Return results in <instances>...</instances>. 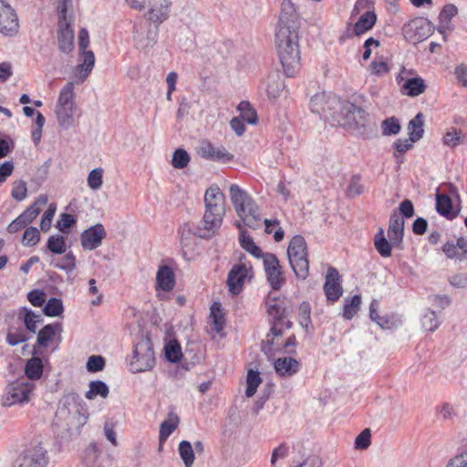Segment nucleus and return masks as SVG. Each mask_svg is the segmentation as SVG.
Instances as JSON below:
<instances>
[{"label":"nucleus","instance_id":"nucleus-1","mask_svg":"<svg viewBox=\"0 0 467 467\" xmlns=\"http://www.w3.org/2000/svg\"><path fill=\"white\" fill-rule=\"evenodd\" d=\"M266 312L270 317V330L266 335V339L261 344V350L268 357L274 356L275 351L280 350L279 345L275 342V337H281L284 329H290L293 322L286 319L287 302L285 298L271 297L266 298Z\"/></svg>","mask_w":467,"mask_h":467},{"label":"nucleus","instance_id":"nucleus-2","mask_svg":"<svg viewBox=\"0 0 467 467\" xmlns=\"http://www.w3.org/2000/svg\"><path fill=\"white\" fill-rule=\"evenodd\" d=\"M297 39L298 36L295 29L280 26L275 31L277 54L287 77H293L299 68L300 52Z\"/></svg>","mask_w":467,"mask_h":467},{"label":"nucleus","instance_id":"nucleus-3","mask_svg":"<svg viewBox=\"0 0 467 467\" xmlns=\"http://www.w3.org/2000/svg\"><path fill=\"white\" fill-rule=\"evenodd\" d=\"M229 192L234 211L241 219V222H236L234 225L240 230L243 223L252 229L259 228L261 216L259 208L254 199L236 184H232Z\"/></svg>","mask_w":467,"mask_h":467},{"label":"nucleus","instance_id":"nucleus-4","mask_svg":"<svg viewBox=\"0 0 467 467\" xmlns=\"http://www.w3.org/2000/svg\"><path fill=\"white\" fill-rule=\"evenodd\" d=\"M204 230L213 234L222 225L225 214V197L217 185L209 187L204 194Z\"/></svg>","mask_w":467,"mask_h":467},{"label":"nucleus","instance_id":"nucleus-5","mask_svg":"<svg viewBox=\"0 0 467 467\" xmlns=\"http://www.w3.org/2000/svg\"><path fill=\"white\" fill-rule=\"evenodd\" d=\"M287 256L290 266L296 276L305 280L309 273L306 243L303 236L295 235L287 247Z\"/></svg>","mask_w":467,"mask_h":467},{"label":"nucleus","instance_id":"nucleus-6","mask_svg":"<svg viewBox=\"0 0 467 467\" xmlns=\"http://www.w3.org/2000/svg\"><path fill=\"white\" fill-rule=\"evenodd\" d=\"M367 117L368 113L363 108L349 101H341L332 121L342 127L359 129L365 127Z\"/></svg>","mask_w":467,"mask_h":467},{"label":"nucleus","instance_id":"nucleus-7","mask_svg":"<svg viewBox=\"0 0 467 467\" xmlns=\"http://www.w3.org/2000/svg\"><path fill=\"white\" fill-rule=\"evenodd\" d=\"M155 365L152 343L149 337H141L133 348L130 370L139 373L150 370Z\"/></svg>","mask_w":467,"mask_h":467},{"label":"nucleus","instance_id":"nucleus-8","mask_svg":"<svg viewBox=\"0 0 467 467\" xmlns=\"http://www.w3.org/2000/svg\"><path fill=\"white\" fill-rule=\"evenodd\" d=\"M341 100L333 93L321 92L314 95L310 99V109L327 120H333L334 113L340 107Z\"/></svg>","mask_w":467,"mask_h":467},{"label":"nucleus","instance_id":"nucleus-9","mask_svg":"<svg viewBox=\"0 0 467 467\" xmlns=\"http://www.w3.org/2000/svg\"><path fill=\"white\" fill-rule=\"evenodd\" d=\"M89 45V35L86 28H81L78 33V47L83 57V62L74 69V76L79 82H84L91 73L95 65V56L91 50H87Z\"/></svg>","mask_w":467,"mask_h":467},{"label":"nucleus","instance_id":"nucleus-10","mask_svg":"<svg viewBox=\"0 0 467 467\" xmlns=\"http://www.w3.org/2000/svg\"><path fill=\"white\" fill-rule=\"evenodd\" d=\"M47 464V451L42 446H35L24 451L13 467H46Z\"/></svg>","mask_w":467,"mask_h":467},{"label":"nucleus","instance_id":"nucleus-11","mask_svg":"<svg viewBox=\"0 0 467 467\" xmlns=\"http://www.w3.org/2000/svg\"><path fill=\"white\" fill-rule=\"evenodd\" d=\"M18 31L19 22L15 9L0 0V33L6 36H13Z\"/></svg>","mask_w":467,"mask_h":467},{"label":"nucleus","instance_id":"nucleus-12","mask_svg":"<svg viewBox=\"0 0 467 467\" xmlns=\"http://www.w3.org/2000/svg\"><path fill=\"white\" fill-rule=\"evenodd\" d=\"M262 259L267 281L274 290H278L285 279L282 276L283 272L277 257L274 254L265 253Z\"/></svg>","mask_w":467,"mask_h":467},{"label":"nucleus","instance_id":"nucleus-13","mask_svg":"<svg viewBox=\"0 0 467 467\" xmlns=\"http://www.w3.org/2000/svg\"><path fill=\"white\" fill-rule=\"evenodd\" d=\"M33 389L34 384L26 379H18L6 387L7 400L11 404L26 402Z\"/></svg>","mask_w":467,"mask_h":467},{"label":"nucleus","instance_id":"nucleus-14","mask_svg":"<svg viewBox=\"0 0 467 467\" xmlns=\"http://www.w3.org/2000/svg\"><path fill=\"white\" fill-rule=\"evenodd\" d=\"M402 31L406 38L419 42L428 37L431 26L427 19L418 17L406 23Z\"/></svg>","mask_w":467,"mask_h":467},{"label":"nucleus","instance_id":"nucleus-15","mask_svg":"<svg viewBox=\"0 0 467 467\" xmlns=\"http://www.w3.org/2000/svg\"><path fill=\"white\" fill-rule=\"evenodd\" d=\"M249 270L250 268L242 262V258L239 264L233 265L227 277V285L232 295H238L243 290Z\"/></svg>","mask_w":467,"mask_h":467},{"label":"nucleus","instance_id":"nucleus-16","mask_svg":"<svg viewBox=\"0 0 467 467\" xmlns=\"http://www.w3.org/2000/svg\"><path fill=\"white\" fill-rule=\"evenodd\" d=\"M107 233L103 224L97 223L81 233V245L84 250H94L101 245Z\"/></svg>","mask_w":467,"mask_h":467},{"label":"nucleus","instance_id":"nucleus-17","mask_svg":"<svg viewBox=\"0 0 467 467\" xmlns=\"http://www.w3.org/2000/svg\"><path fill=\"white\" fill-rule=\"evenodd\" d=\"M324 292L327 299L336 302L343 294V288L339 284V275L336 268L329 267L324 284Z\"/></svg>","mask_w":467,"mask_h":467},{"label":"nucleus","instance_id":"nucleus-18","mask_svg":"<svg viewBox=\"0 0 467 467\" xmlns=\"http://www.w3.org/2000/svg\"><path fill=\"white\" fill-rule=\"evenodd\" d=\"M149 7L148 19L155 24H161L169 16L170 0H147Z\"/></svg>","mask_w":467,"mask_h":467},{"label":"nucleus","instance_id":"nucleus-19","mask_svg":"<svg viewBox=\"0 0 467 467\" xmlns=\"http://www.w3.org/2000/svg\"><path fill=\"white\" fill-rule=\"evenodd\" d=\"M199 154L207 160L213 161H229L233 159L224 147H215L209 141H202L199 147Z\"/></svg>","mask_w":467,"mask_h":467},{"label":"nucleus","instance_id":"nucleus-20","mask_svg":"<svg viewBox=\"0 0 467 467\" xmlns=\"http://www.w3.org/2000/svg\"><path fill=\"white\" fill-rule=\"evenodd\" d=\"M57 42L61 52L68 54L74 47V30L70 22H58Z\"/></svg>","mask_w":467,"mask_h":467},{"label":"nucleus","instance_id":"nucleus-21","mask_svg":"<svg viewBox=\"0 0 467 467\" xmlns=\"http://www.w3.org/2000/svg\"><path fill=\"white\" fill-rule=\"evenodd\" d=\"M141 28L134 26L133 27V38L135 41V47L140 50H147L152 47L157 42L158 27L149 28L146 32V36H143Z\"/></svg>","mask_w":467,"mask_h":467},{"label":"nucleus","instance_id":"nucleus-22","mask_svg":"<svg viewBox=\"0 0 467 467\" xmlns=\"http://www.w3.org/2000/svg\"><path fill=\"white\" fill-rule=\"evenodd\" d=\"M404 236V219L398 213H393L389 218L388 237L393 245L400 246Z\"/></svg>","mask_w":467,"mask_h":467},{"label":"nucleus","instance_id":"nucleus-23","mask_svg":"<svg viewBox=\"0 0 467 467\" xmlns=\"http://www.w3.org/2000/svg\"><path fill=\"white\" fill-rule=\"evenodd\" d=\"M299 366V362L291 357L279 358L274 362L276 374L283 378H290L296 374Z\"/></svg>","mask_w":467,"mask_h":467},{"label":"nucleus","instance_id":"nucleus-24","mask_svg":"<svg viewBox=\"0 0 467 467\" xmlns=\"http://www.w3.org/2000/svg\"><path fill=\"white\" fill-rule=\"evenodd\" d=\"M296 18L297 14L294 4L291 0H284L281 4L278 27L287 26L289 29H294V24Z\"/></svg>","mask_w":467,"mask_h":467},{"label":"nucleus","instance_id":"nucleus-25","mask_svg":"<svg viewBox=\"0 0 467 467\" xmlns=\"http://www.w3.org/2000/svg\"><path fill=\"white\" fill-rule=\"evenodd\" d=\"M156 281L158 289L165 292L172 290L175 285L172 269L167 265L161 266L157 272Z\"/></svg>","mask_w":467,"mask_h":467},{"label":"nucleus","instance_id":"nucleus-26","mask_svg":"<svg viewBox=\"0 0 467 467\" xmlns=\"http://www.w3.org/2000/svg\"><path fill=\"white\" fill-rule=\"evenodd\" d=\"M377 21V16L372 11H367L360 16L353 26L352 34L355 36H361L367 31L370 30Z\"/></svg>","mask_w":467,"mask_h":467},{"label":"nucleus","instance_id":"nucleus-27","mask_svg":"<svg viewBox=\"0 0 467 467\" xmlns=\"http://www.w3.org/2000/svg\"><path fill=\"white\" fill-rule=\"evenodd\" d=\"M47 200L48 199L46 194L39 195L36 200L19 215V217H21L28 225L37 217L40 213L41 207L47 203Z\"/></svg>","mask_w":467,"mask_h":467},{"label":"nucleus","instance_id":"nucleus-28","mask_svg":"<svg viewBox=\"0 0 467 467\" xmlns=\"http://www.w3.org/2000/svg\"><path fill=\"white\" fill-rule=\"evenodd\" d=\"M181 239V244L183 246H187L189 244V240L192 235H198L201 238H208L212 235V233H208L204 230V227L202 228H192L190 223H183L178 232Z\"/></svg>","mask_w":467,"mask_h":467},{"label":"nucleus","instance_id":"nucleus-29","mask_svg":"<svg viewBox=\"0 0 467 467\" xmlns=\"http://www.w3.org/2000/svg\"><path fill=\"white\" fill-rule=\"evenodd\" d=\"M426 89L424 80L420 78H410L407 79L402 86V92L409 97H417L422 94Z\"/></svg>","mask_w":467,"mask_h":467},{"label":"nucleus","instance_id":"nucleus-30","mask_svg":"<svg viewBox=\"0 0 467 467\" xmlns=\"http://www.w3.org/2000/svg\"><path fill=\"white\" fill-rule=\"evenodd\" d=\"M43 362L38 357H33L27 360L25 367V374L26 379L36 380L39 379L43 375Z\"/></svg>","mask_w":467,"mask_h":467},{"label":"nucleus","instance_id":"nucleus-31","mask_svg":"<svg viewBox=\"0 0 467 467\" xmlns=\"http://www.w3.org/2000/svg\"><path fill=\"white\" fill-rule=\"evenodd\" d=\"M374 245L378 253L382 257H389L392 253V246H394L390 240H387L384 234V230L379 228L374 237Z\"/></svg>","mask_w":467,"mask_h":467},{"label":"nucleus","instance_id":"nucleus-32","mask_svg":"<svg viewBox=\"0 0 467 467\" xmlns=\"http://www.w3.org/2000/svg\"><path fill=\"white\" fill-rule=\"evenodd\" d=\"M436 210L437 212L449 220L455 218L456 213L452 209L451 199L444 194H438L436 198Z\"/></svg>","mask_w":467,"mask_h":467},{"label":"nucleus","instance_id":"nucleus-33","mask_svg":"<svg viewBox=\"0 0 467 467\" xmlns=\"http://www.w3.org/2000/svg\"><path fill=\"white\" fill-rule=\"evenodd\" d=\"M55 112L60 127L68 129L72 126L74 106H56Z\"/></svg>","mask_w":467,"mask_h":467},{"label":"nucleus","instance_id":"nucleus-34","mask_svg":"<svg viewBox=\"0 0 467 467\" xmlns=\"http://www.w3.org/2000/svg\"><path fill=\"white\" fill-rule=\"evenodd\" d=\"M239 242L241 247L256 258H263L265 253L255 244L253 238L245 234L244 231L240 232Z\"/></svg>","mask_w":467,"mask_h":467},{"label":"nucleus","instance_id":"nucleus-35","mask_svg":"<svg viewBox=\"0 0 467 467\" xmlns=\"http://www.w3.org/2000/svg\"><path fill=\"white\" fill-rule=\"evenodd\" d=\"M423 114L419 112L408 124L409 135L412 141L420 140L424 133Z\"/></svg>","mask_w":467,"mask_h":467},{"label":"nucleus","instance_id":"nucleus-36","mask_svg":"<svg viewBox=\"0 0 467 467\" xmlns=\"http://www.w3.org/2000/svg\"><path fill=\"white\" fill-rule=\"evenodd\" d=\"M109 393V389L105 382L101 380H93L89 383V389L86 392L85 397L88 400H94L98 396L107 398Z\"/></svg>","mask_w":467,"mask_h":467},{"label":"nucleus","instance_id":"nucleus-37","mask_svg":"<svg viewBox=\"0 0 467 467\" xmlns=\"http://www.w3.org/2000/svg\"><path fill=\"white\" fill-rule=\"evenodd\" d=\"M210 318L213 323V329L216 333H220L224 327V317L222 312L221 304L215 302L211 306Z\"/></svg>","mask_w":467,"mask_h":467},{"label":"nucleus","instance_id":"nucleus-38","mask_svg":"<svg viewBox=\"0 0 467 467\" xmlns=\"http://www.w3.org/2000/svg\"><path fill=\"white\" fill-rule=\"evenodd\" d=\"M361 304L360 295H355L349 299L345 300L343 307V317L350 320L358 312Z\"/></svg>","mask_w":467,"mask_h":467},{"label":"nucleus","instance_id":"nucleus-39","mask_svg":"<svg viewBox=\"0 0 467 467\" xmlns=\"http://www.w3.org/2000/svg\"><path fill=\"white\" fill-rule=\"evenodd\" d=\"M237 109L240 111V116L243 120L248 124H255L257 122L256 111L253 109L249 101L243 100L239 103Z\"/></svg>","mask_w":467,"mask_h":467},{"label":"nucleus","instance_id":"nucleus-40","mask_svg":"<svg viewBox=\"0 0 467 467\" xmlns=\"http://www.w3.org/2000/svg\"><path fill=\"white\" fill-rule=\"evenodd\" d=\"M47 248L54 254H64L67 251L66 238L58 234L49 236Z\"/></svg>","mask_w":467,"mask_h":467},{"label":"nucleus","instance_id":"nucleus-41","mask_svg":"<svg viewBox=\"0 0 467 467\" xmlns=\"http://www.w3.org/2000/svg\"><path fill=\"white\" fill-rule=\"evenodd\" d=\"M74 84L68 82L60 90L56 106H74Z\"/></svg>","mask_w":467,"mask_h":467},{"label":"nucleus","instance_id":"nucleus-42","mask_svg":"<svg viewBox=\"0 0 467 467\" xmlns=\"http://www.w3.org/2000/svg\"><path fill=\"white\" fill-rule=\"evenodd\" d=\"M179 453L185 467H192L195 460L193 447L188 441H182L179 444Z\"/></svg>","mask_w":467,"mask_h":467},{"label":"nucleus","instance_id":"nucleus-43","mask_svg":"<svg viewBox=\"0 0 467 467\" xmlns=\"http://www.w3.org/2000/svg\"><path fill=\"white\" fill-rule=\"evenodd\" d=\"M64 311L63 302L60 298L51 297L46 303L43 313L47 317H54L60 316Z\"/></svg>","mask_w":467,"mask_h":467},{"label":"nucleus","instance_id":"nucleus-44","mask_svg":"<svg viewBox=\"0 0 467 467\" xmlns=\"http://www.w3.org/2000/svg\"><path fill=\"white\" fill-rule=\"evenodd\" d=\"M164 354L167 360L171 363H177L182 358L181 346L175 340H171L166 344L164 348Z\"/></svg>","mask_w":467,"mask_h":467},{"label":"nucleus","instance_id":"nucleus-45","mask_svg":"<svg viewBox=\"0 0 467 467\" xmlns=\"http://www.w3.org/2000/svg\"><path fill=\"white\" fill-rule=\"evenodd\" d=\"M262 382V379L260 377V374L258 371L249 369L246 376V389H245V395L247 397H253L258 386Z\"/></svg>","mask_w":467,"mask_h":467},{"label":"nucleus","instance_id":"nucleus-46","mask_svg":"<svg viewBox=\"0 0 467 467\" xmlns=\"http://www.w3.org/2000/svg\"><path fill=\"white\" fill-rule=\"evenodd\" d=\"M311 306L308 302H302L298 308V321L300 326L308 332V328L311 326Z\"/></svg>","mask_w":467,"mask_h":467},{"label":"nucleus","instance_id":"nucleus-47","mask_svg":"<svg viewBox=\"0 0 467 467\" xmlns=\"http://www.w3.org/2000/svg\"><path fill=\"white\" fill-rule=\"evenodd\" d=\"M179 423V418L174 416L173 420L170 419L161 422L159 432L160 443L164 442L167 438L173 432Z\"/></svg>","mask_w":467,"mask_h":467},{"label":"nucleus","instance_id":"nucleus-48","mask_svg":"<svg viewBox=\"0 0 467 467\" xmlns=\"http://www.w3.org/2000/svg\"><path fill=\"white\" fill-rule=\"evenodd\" d=\"M57 325L48 324L39 330L36 338V344L39 347H47V343L54 337L56 334Z\"/></svg>","mask_w":467,"mask_h":467},{"label":"nucleus","instance_id":"nucleus-49","mask_svg":"<svg viewBox=\"0 0 467 467\" xmlns=\"http://www.w3.org/2000/svg\"><path fill=\"white\" fill-rule=\"evenodd\" d=\"M24 324L31 333H36V324L43 321L40 315H36L31 309L24 308Z\"/></svg>","mask_w":467,"mask_h":467},{"label":"nucleus","instance_id":"nucleus-50","mask_svg":"<svg viewBox=\"0 0 467 467\" xmlns=\"http://www.w3.org/2000/svg\"><path fill=\"white\" fill-rule=\"evenodd\" d=\"M381 129L384 136L396 135L400 130V124L397 118L390 117L382 121Z\"/></svg>","mask_w":467,"mask_h":467},{"label":"nucleus","instance_id":"nucleus-51","mask_svg":"<svg viewBox=\"0 0 467 467\" xmlns=\"http://www.w3.org/2000/svg\"><path fill=\"white\" fill-rule=\"evenodd\" d=\"M190 160L191 158L188 152L185 150L179 148L173 152L171 164L176 169H183L188 165Z\"/></svg>","mask_w":467,"mask_h":467},{"label":"nucleus","instance_id":"nucleus-52","mask_svg":"<svg viewBox=\"0 0 467 467\" xmlns=\"http://www.w3.org/2000/svg\"><path fill=\"white\" fill-rule=\"evenodd\" d=\"M40 240V233L36 227L29 226L27 227L22 237V244L25 246H34L36 245Z\"/></svg>","mask_w":467,"mask_h":467},{"label":"nucleus","instance_id":"nucleus-53","mask_svg":"<svg viewBox=\"0 0 467 467\" xmlns=\"http://www.w3.org/2000/svg\"><path fill=\"white\" fill-rule=\"evenodd\" d=\"M103 169H93L88 176V185L92 190H99L103 183Z\"/></svg>","mask_w":467,"mask_h":467},{"label":"nucleus","instance_id":"nucleus-54","mask_svg":"<svg viewBox=\"0 0 467 467\" xmlns=\"http://www.w3.org/2000/svg\"><path fill=\"white\" fill-rule=\"evenodd\" d=\"M421 324L424 329L428 331H435L440 322L438 321L436 313L434 311L429 310L421 318Z\"/></svg>","mask_w":467,"mask_h":467},{"label":"nucleus","instance_id":"nucleus-55","mask_svg":"<svg viewBox=\"0 0 467 467\" xmlns=\"http://www.w3.org/2000/svg\"><path fill=\"white\" fill-rule=\"evenodd\" d=\"M11 196L17 202L25 200L27 196V187L26 182L19 180L14 182Z\"/></svg>","mask_w":467,"mask_h":467},{"label":"nucleus","instance_id":"nucleus-56","mask_svg":"<svg viewBox=\"0 0 467 467\" xmlns=\"http://www.w3.org/2000/svg\"><path fill=\"white\" fill-rule=\"evenodd\" d=\"M457 13L458 9L454 5H445L440 13L439 22L445 25V26H450L451 18L455 16Z\"/></svg>","mask_w":467,"mask_h":467},{"label":"nucleus","instance_id":"nucleus-57","mask_svg":"<svg viewBox=\"0 0 467 467\" xmlns=\"http://www.w3.org/2000/svg\"><path fill=\"white\" fill-rule=\"evenodd\" d=\"M88 372H99L105 368V358L99 355H92L88 358L86 364Z\"/></svg>","mask_w":467,"mask_h":467},{"label":"nucleus","instance_id":"nucleus-58","mask_svg":"<svg viewBox=\"0 0 467 467\" xmlns=\"http://www.w3.org/2000/svg\"><path fill=\"white\" fill-rule=\"evenodd\" d=\"M56 210L57 207L55 203H50L48 205V208L45 212L40 222V228L43 232H47L50 229Z\"/></svg>","mask_w":467,"mask_h":467},{"label":"nucleus","instance_id":"nucleus-59","mask_svg":"<svg viewBox=\"0 0 467 467\" xmlns=\"http://www.w3.org/2000/svg\"><path fill=\"white\" fill-rule=\"evenodd\" d=\"M76 223L75 218L69 213H61L57 221L56 227L62 233H67V230Z\"/></svg>","mask_w":467,"mask_h":467},{"label":"nucleus","instance_id":"nucleus-60","mask_svg":"<svg viewBox=\"0 0 467 467\" xmlns=\"http://www.w3.org/2000/svg\"><path fill=\"white\" fill-rule=\"evenodd\" d=\"M55 267L64 270L67 273L72 272L76 268V257L70 251L63 257L61 263L56 264Z\"/></svg>","mask_w":467,"mask_h":467},{"label":"nucleus","instance_id":"nucleus-61","mask_svg":"<svg viewBox=\"0 0 467 467\" xmlns=\"http://www.w3.org/2000/svg\"><path fill=\"white\" fill-rule=\"evenodd\" d=\"M370 438V430H363L355 440V448L358 450H366L371 443Z\"/></svg>","mask_w":467,"mask_h":467},{"label":"nucleus","instance_id":"nucleus-62","mask_svg":"<svg viewBox=\"0 0 467 467\" xmlns=\"http://www.w3.org/2000/svg\"><path fill=\"white\" fill-rule=\"evenodd\" d=\"M462 131L452 129L451 131H448L443 137V142L447 146L455 147L462 143V138L461 136Z\"/></svg>","mask_w":467,"mask_h":467},{"label":"nucleus","instance_id":"nucleus-63","mask_svg":"<svg viewBox=\"0 0 467 467\" xmlns=\"http://www.w3.org/2000/svg\"><path fill=\"white\" fill-rule=\"evenodd\" d=\"M442 251L446 254V256L450 259H457L459 261H462L465 258L462 256V253L451 242H447L442 246Z\"/></svg>","mask_w":467,"mask_h":467},{"label":"nucleus","instance_id":"nucleus-64","mask_svg":"<svg viewBox=\"0 0 467 467\" xmlns=\"http://www.w3.org/2000/svg\"><path fill=\"white\" fill-rule=\"evenodd\" d=\"M445 467H467V451L451 458Z\"/></svg>","mask_w":467,"mask_h":467}]
</instances>
